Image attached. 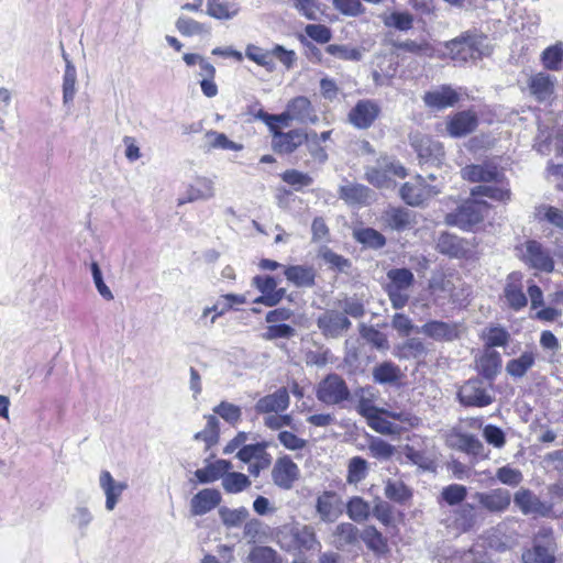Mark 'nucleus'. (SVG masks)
<instances>
[{"instance_id":"54","label":"nucleus","mask_w":563,"mask_h":563,"mask_svg":"<svg viewBox=\"0 0 563 563\" xmlns=\"http://www.w3.org/2000/svg\"><path fill=\"white\" fill-rule=\"evenodd\" d=\"M325 52L342 60L358 62L362 59V52L356 47H351L343 44H329Z\"/></svg>"},{"instance_id":"43","label":"nucleus","mask_w":563,"mask_h":563,"mask_svg":"<svg viewBox=\"0 0 563 563\" xmlns=\"http://www.w3.org/2000/svg\"><path fill=\"white\" fill-rule=\"evenodd\" d=\"M500 186H492V185H478L471 190V195L473 197L484 196L488 197L496 201H507L510 199V189L504 185V183H499Z\"/></svg>"},{"instance_id":"34","label":"nucleus","mask_w":563,"mask_h":563,"mask_svg":"<svg viewBox=\"0 0 563 563\" xmlns=\"http://www.w3.org/2000/svg\"><path fill=\"white\" fill-rule=\"evenodd\" d=\"M437 250L441 254L455 258L465 256L467 252L464 240L449 232L440 234L437 242Z\"/></svg>"},{"instance_id":"11","label":"nucleus","mask_w":563,"mask_h":563,"mask_svg":"<svg viewBox=\"0 0 563 563\" xmlns=\"http://www.w3.org/2000/svg\"><path fill=\"white\" fill-rule=\"evenodd\" d=\"M317 327L324 338L338 339L351 329L352 322L341 311L327 310L318 317Z\"/></svg>"},{"instance_id":"57","label":"nucleus","mask_w":563,"mask_h":563,"mask_svg":"<svg viewBox=\"0 0 563 563\" xmlns=\"http://www.w3.org/2000/svg\"><path fill=\"white\" fill-rule=\"evenodd\" d=\"M258 120L263 121L274 134L275 131H279L277 124H282L287 126L289 121L292 120V115H290L288 108L286 107V111L280 114H269L263 109H258L257 114Z\"/></svg>"},{"instance_id":"37","label":"nucleus","mask_w":563,"mask_h":563,"mask_svg":"<svg viewBox=\"0 0 563 563\" xmlns=\"http://www.w3.org/2000/svg\"><path fill=\"white\" fill-rule=\"evenodd\" d=\"M239 5L229 0H208L207 13L218 20H230L239 13Z\"/></svg>"},{"instance_id":"41","label":"nucleus","mask_w":563,"mask_h":563,"mask_svg":"<svg viewBox=\"0 0 563 563\" xmlns=\"http://www.w3.org/2000/svg\"><path fill=\"white\" fill-rule=\"evenodd\" d=\"M354 239L365 247L379 250L386 245V238L373 228H361L353 231Z\"/></svg>"},{"instance_id":"51","label":"nucleus","mask_w":563,"mask_h":563,"mask_svg":"<svg viewBox=\"0 0 563 563\" xmlns=\"http://www.w3.org/2000/svg\"><path fill=\"white\" fill-rule=\"evenodd\" d=\"M367 473V461L361 456H354L349 461L346 482L349 484H358L366 478Z\"/></svg>"},{"instance_id":"62","label":"nucleus","mask_w":563,"mask_h":563,"mask_svg":"<svg viewBox=\"0 0 563 563\" xmlns=\"http://www.w3.org/2000/svg\"><path fill=\"white\" fill-rule=\"evenodd\" d=\"M282 179L286 184L292 186L296 190L308 187L313 183L310 175L297 169H287L282 174Z\"/></svg>"},{"instance_id":"12","label":"nucleus","mask_w":563,"mask_h":563,"mask_svg":"<svg viewBox=\"0 0 563 563\" xmlns=\"http://www.w3.org/2000/svg\"><path fill=\"white\" fill-rule=\"evenodd\" d=\"M418 332L437 342H453L461 338L462 325L452 321L430 320Z\"/></svg>"},{"instance_id":"48","label":"nucleus","mask_w":563,"mask_h":563,"mask_svg":"<svg viewBox=\"0 0 563 563\" xmlns=\"http://www.w3.org/2000/svg\"><path fill=\"white\" fill-rule=\"evenodd\" d=\"M360 539H362L369 550L376 553H383L387 549L386 539L374 526L366 527L360 533Z\"/></svg>"},{"instance_id":"39","label":"nucleus","mask_w":563,"mask_h":563,"mask_svg":"<svg viewBox=\"0 0 563 563\" xmlns=\"http://www.w3.org/2000/svg\"><path fill=\"white\" fill-rule=\"evenodd\" d=\"M534 363L536 354L531 351H526L519 357L507 362L506 372L514 378H521L534 365Z\"/></svg>"},{"instance_id":"25","label":"nucleus","mask_w":563,"mask_h":563,"mask_svg":"<svg viewBox=\"0 0 563 563\" xmlns=\"http://www.w3.org/2000/svg\"><path fill=\"white\" fill-rule=\"evenodd\" d=\"M459 99V93L448 85L440 86L434 90L426 92L423 96L424 104L437 110L453 107Z\"/></svg>"},{"instance_id":"64","label":"nucleus","mask_w":563,"mask_h":563,"mask_svg":"<svg viewBox=\"0 0 563 563\" xmlns=\"http://www.w3.org/2000/svg\"><path fill=\"white\" fill-rule=\"evenodd\" d=\"M177 30L185 36H192L202 33H208L205 24L199 23L190 18L180 16L176 22Z\"/></svg>"},{"instance_id":"59","label":"nucleus","mask_w":563,"mask_h":563,"mask_svg":"<svg viewBox=\"0 0 563 563\" xmlns=\"http://www.w3.org/2000/svg\"><path fill=\"white\" fill-rule=\"evenodd\" d=\"M368 451L373 457L387 461L395 454V446L380 438H373L369 441Z\"/></svg>"},{"instance_id":"22","label":"nucleus","mask_w":563,"mask_h":563,"mask_svg":"<svg viewBox=\"0 0 563 563\" xmlns=\"http://www.w3.org/2000/svg\"><path fill=\"white\" fill-rule=\"evenodd\" d=\"M307 140L308 135L301 130H291L288 132L275 131L272 146L277 153L290 154Z\"/></svg>"},{"instance_id":"13","label":"nucleus","mask_w":563,"mask_h":563,"mask_svg":"<svg viewBox=\"0 0 563 563\" xmlns=\"http://www.w3.org/2000/svg\"><path fill=\"white\" fill-rule=\"evenodd\" d=\"M299 476L300 470L290 456L284 455L275 461L272 479L277 487L285 490L291 489Z\"/></svg>"},{"instance_id":"47","label":"nucleus","mask_w":563,"mask_h":563,"mask_svg":"<svg viewBox=\"0 0 563 563\" xmlns=\"http://www.w3.org/2000/svg\"><path fill=\"white\" fill-rule=\"evenodd\" d=\"M346 514L355 522H363L371 515V506L362 497L354 496L346 504Z\"/></svg>"},{"instance_id":"56","label":"nucleus","mask_w":563,"mask_h":563,"mask_svg":"<svg viewBox=\"0 0 563 563\" xmlns=\"http://www.w3.org/2000/svg\"><path fill=\"white\" fill-rule=\"evenodd\" d=\"M340 306L342 308V313H344L347 318L352 317L354 319H361L365 316V305L363 300L356 296L344 297L340 301Z\"/></svg>"},{"instance_id":"44","label":"nucleus","mask_w":563,"mask_h":563,"mask_svg":"<svg viewBox=\"0 0 563 563\" xmlns=\"http://www.w3.org/2000/svg\"><path fill=\"white\" fill-rule=\"evenodd\" d=\"M250 478L239 472H227L222 478V487L228 494H239L251 486Z\"/></svg>"},{"instance_id":"26","label":"nucleus","mask_w":563,"mask_h":563,"mask_svg":"<svg viewBox=\"0 0 563 563\" xmlns=\"http://www.w3.org/2000/svg\"><path fill=\"white\" fill-rule=\"evenodd\" d=\"M374 191L362 184L340 186L339 197L350 206H367L374 200Z\"/></svg>"},{"instance_id":"5","label":"nucleus","mask_w":563,"mask_h":563,"mask_svg":"<svg viewBox=\"0 0 563 563\" xmlns=\"http://www.w3.org/2000/svg\"><path fill=\"white\" fill-rule=\"evenodd\" d=\"M556 543L551 528L542 527L534 534L532 545L521 553L522 563H555Z\"/></svg>"},{"instance_id":"36","label":"nucleus","mask_w":563,"mask_h":563,"mask_svg":"<svg viewBox=\"0 0 563 563\" xmlns=\"http://www.w3.org/2000/svg\"><path fill=\"white\" fill-rule=\"evenodd\" d=\"M232 467L230 461L217 460L213 463L208 464L203 468H198L195 472V476L201 484H209L223 478L227 472Z\"/></svg>"},{"instance_id":"19","label":"nucleus","mask_w":563,"mask_h":563,"mask_svg":"<svg viewBox=\"0 0 563 563\" xmlns=\"http://www.w3.org/2000/svg\"><path fill=\"white\" fill-rule=\"evenodd\" d=\"M290 404L289 393L286 387H280L273 394L261 397L255 404V411L260 415L282 413Z\"/></svg>"},{"instance_id":"50","label":"nucleus","mask_w":563,"mask_h":563,"mask_svg":"<svg viewBox=\"0 0 563 563\" xmlns=\"http://www.w3.org/2000/svg\"><path fill=\"white\" fill-rule=\"evenodd\" d=\"M399 375V367L391 362H384L373 369V378L378 384L396 383Z\"/></svg>"},{"instance_id":"32","label":"nucleus","mask_w":563,"mask_h":563,"mask_svg":"<svg viewBox=\"0 0 563 563\" xmlns=\"http://www.w3.org/2000/svg\"><path fill=\"white\" fill-rule=\"evenodd\" d=\"M286 279L296 287L311 288L316 284V269L307 265H290L284 271Z\"/></svg>"},{"instance_id":"28","label":"nucleus","mask_w":563,"mask_h":563,"mask_svg":"<svg viewBox=\"0 0 563 563\" xmlns=\"http://www.w3.org/2000/svg\"><path fill=\"white\" fill-rule=\"evenodd\" d=\"M481 519V510L471 503H464L453 511V523L462 532L471 531Z\"/></svg>"},{"instance_id":"10","label":"nucleus","mask_w":563,"mask_h":563,"mask_svg":"<svg viewBox=\"0 0 563 563\" xmlns=\"http://www.w3.org/2000/svg\"><path fill=\"white\" fill-rule=\"evenodd\" d=\"M380 114V107L377 101L362 99L350 110L347 121L358 130L369 129Z\"/></svg>"},{"instance_id":"21","label":"nucleus","mask_w":563,"mask_h":563,"mask_svg":"<svg viewBox=\"0 0 563 563\" xmlns=\"http://www.w3.org/2000/svg\"><path fill=\"white\" fill-rule=\"evenodd\" d=\"M462 176L472 183H501L504 174L492 163L470 165L462 169Z\"/></svg>"},{"instance_id":"20","label":"nucleus","mask_w":563,"mask_h":563,"mask_svg":"<svg viewBox=\"0 0 563 563\" xmlns=\"http://www.w3.org/2000/svg\"><path fill=\"white\" fill-rule=\"evenodd\" d=\"M385 228L393 231L402 232L409 230L415 224L412 212L402 207H389L380 216Z\"/></svg>"},{"instance_id":"38","label":"nucleus","mask_w":563,"mask_h":563,"mask_svg":"<svg viewBox=\"0 0 563 563\" xmlns=\"http://www.w3.org/2000/svg\"><path fill=\"white\" fill-rule=\"evenodd\" d=\"M457 450L463 451L476 457H485V446L482 441L474 434L459 433L455 435L453 444Z\"/></svg>"},{"instance_id":"46","label":"nucleus","mask_w":563,"mask_h":563,"mask_svg":"<svg viewBox=\"0 0 563 563\" xmlns=\"http://www.w3.org/2000/svg\"><path fill=\"white\" fill-rule=\"evenodd\" d=\"M544 68L549 70H560L563 64V43L558 42L547 47L541 55Z\"/></svg>"},{"instance_id":"14","label":"nucleus","mask_w":563,"mask_h":563,"mask_svg":"<svg viewBox=\"0 0 563 563\" xmlns=\"http://www.w3.org/2000/svg\"><path fill=\"white\" fill-rule=\"evenodd\" d=\"M472 497L483 509L490 514L505 512L511 503V494L505 488H495L488 492H476Z\"/></svg>"},{"instance_id":"49","label":"nucleus","mask_w":563,"mask_h":563,"mask_svg":"<svg viewBox=\"0 0 563 563\" xmlns=\"http://www.w3.org/2000/svg\"><path fill=\"white\" fill-rule=\"evenodd\" d=\"M250 563H283V558L271 547L256 545L247 556Z\"/></svg>"},{"instance_id":"18","label":"nucleus","mask_w":563,"mask_h":563,"mask_svg":"<svg viewBox=\"0 0 563 563\" xmlns=\"http://www.w3.org/2000/svg\"><path fill=\"white\" fill-rule=\"evenodd\" d=\"M420 164L438 165L444 157V150L440 142L429 136H417L412 142Z\"/></svg>"},{"instance_id":"35","label":"nucleus","mask_w":563,"mask_h":563,"mask_svg":"<svg viewBox=\"0 0 563 563\" xmlns=\"http://www.w3.org/2000/svg\"><path fill=\"white\" fill-rule=\"evenodd\" d=\"M297 551H313L321 548L314 528L310 525H294Z\"/></svg>"},{"instance_id":"30","label":"nucleus","mask_w":563,"mask_h":563,"mask_svg":"<svg viewBox=\"0 0 563 563\" xmlns=\"http://www.w3.org/2000/svg\"><path fill=\"white\" fill-rule=\"evenodd\" d=\"M477 117L471 111H461L454 114L446 124L449 134L461 137L472 133L477 126Z\"/></svg>"},{"instance_id":"31","label":"nucleus","mask_w":563,"mask_h":563,"mask_svg":"<svg viewBox=\"0 0 563 563\" xmlns=\"http://www.w3.org/2000/svg\"><path fill=\"white\" fill-rule=\"evenodd\" d=\"M514 501L525 515L538 514L545 516L549 511V507L529 489L518 490L514 496Z\"/></svg>"},{"instance_id":"6","label":"nucleus","mask_w":563,"mask_h":563,"mask_svg":"<svg viewBox=\"0 0 563 563\" xmlns=\"http://www.w3.org/2000/svg\"><path fill=\"white\" fill-rule=\"evenodd\" d=\"M488 209L489 205L486 201L470 199L459 206L455 211L448 213L444 222L462 230H471L484 220Z\"/></svg>"},{"instance_id":"63","label":"nucleus","mask_w":563,"mask_h":563,"mask_svg":"<svg viewBox=\"0 0 563 563\" xmlns=\"http://www.w3.org/2000/svg\"><path fill=\"white\" fill-rule=\"evenodd\" d=\"M360 333L363 339H365L376 349L383 350L388 347V340L386 335L383 332L378 331L377 329L373 327H367L365 324H361Z\"/></svg>"},{"instance_id":"27","label":"nucleus","mask_w":563,"mask_h":563,"mask_svg":"<svg viewBox=\"0 0 563 563\" xmlns=\"http://www.w3.org/2000/svg\"><path fill=\"white\" fill-rule=\"evenodd\" d=\"M214 184L210 178L197 177L187 188L186 196L178 199V206L214 197Z\"/></svg>"},{"instance_id":"9","label":"nucleus","mask_w":563,"mask_h":563,"mask_svg":"<svg viewBox=\"0 0 563 563\" xmlns=\"http://www.w3.org/2000/svg\"><path fill=\"white\" fill-rule=\"evenodd\" d=\"M523 247L525 251L521 260L526 265L544 273H552L554 271V261L551 252L540 242L529 240L525 243Z\"/></svg>"},{"instance_id":"33","label":"nucleus","mask_w":563,"mask_h":563,"mask_svg":"<svg viewBox=\"0 0 563 563\" xmlns=\"http://www.w3.org/2000/svg\"><path fill=\"white\" fill-rule=\"evenodd\" d=\"M501 368V356L497 351L485 350L483 355L476 361L477 372L487 382L493 383Z\"/></svg>"},{"instance_id":"60","label":"nucleus","mask_w":563,"mask_h":563,"mask_svg":"<svg viewBox=\"0 0 563 563\" xmlns=\"http://www.w3.org/2000/svg\"><path fill=\"white\" fill-rule=\"evenodd\" d=\"M275 538L283 550L287 552L297 551L294 525H285L278 528Z\"/></svg>"},{"instance_id":"23","label":"nucleus","mask_w":563,"mask_h":563,"mask_svg":"<svg viewBox=\"0 0 563 563\" xmlns=\"http://www.w3.org/2000/svg\"><path fill=\"white\" fill-rule=\"evenodd\" d=\"M221 501L222 496L218 489H201L190 499V512L194 516H203L217 508Z\"/></svg>"},{"instance_id":"8","label":"nucleus","mask_w":563,"mask_h":563,"mask_svg":"<svg viewBox=\"0 0 563 563\" xmlns=\"http://www.w3.org/2000/svg\"><path fill=\"white\" fill-rule=\"evenodd\" d=\"M316 396L322 404L334 406L346 401L351 393L345 380L340 375L332 373L318 384Z\"/></svg>"},{"instance_id":"3","label":"nucleus","mask_w":563,"mask_h":563,"mask_svg":"<svg viewBox=\"0 0 563 563\" xmlns=\"http://www.w3.org/2000/svg\"><path fill=\"white\" fill-rule=\"evenodd\" d=\"M386 275L388 283L385 286V291L391 307L400 310L409 301L410 288L415 284L413 273L408 268H391Z\"/></svg>"},{"instance_id":"15","label":"nucleus","mask_w":563,"mask_h":563,"mask_svg":"<svg viewBox=\"0 0 563 563\" xmlns=\"http://www.w3.org/2000/svg\"><path fill=\"white\" fill-rule=\"evenodd\" d=\"M316 512L325 523L335 522L343 512V501L338 493L325 490L316 499Z\"/></svg>"},{"instance_id":"24","label":"nucleus","mask_w":563,"mask_h":563,"mask_svg":"<svg viewBox=\"0 0 563 563\" xmlns=\"http://www.w3.org/2000/svg\"><path fill=\"white\" fill-rule=\"evenodd\" d=\"M99 485L106 496V509L112 511L123 492L128 488L125 482H117L109 471H101Z\"/></svg>"},{"instance_id":"53","label":"nucleus","mask_w":563,"mask_h":563,"mask_svg":"<svg viewBox=\"0 0 563 563\" xmlns=\"http://www.w3.org/2000/svg\"><path fill=\"white\" fill-rule=\"evenodd\" d=\"M219 516L225 527L235 528L239 527L249 517V510L245 507H240L236 509L220 507Z\"/></svg>"},{"instance_id":"16","label":"nucleus","mask_w":563,"mask_h":563,"mask_svg":"<svg viewBox=\"0 0 563 563\" xmlns=\"http://www.w3.org/2000/svg\"><path fill=\"white\" fill-rule=\"evenodd\" d=\"M522 274L520 272H511L507 278L503 290V298L514 311H519L528 303V298L523 292Z\"/></svg>"},{"instance_id":"2","label":"nucleus","mask_w":563,"mask_h":563,"mask_svg":"<svg viewBox=\"0 0 563 563\" xmlns=\"http://www.w3.org/2000/svg\"><path fill=\"white\" fill-rule=\"evenodd\" d=\"M457 400L464 407L484 408L495 401L493 383L479 377L470 378L460 386Z\"/></svg>"},{"instance_id":"17","label":"nucleus","mask_w":563,"mask_h":563,"mask_svg":"<svg viewBox=\"0 0 563 563\" xmlns=\"http://www.w3.org/2000/svg\"><path fill=\"white\" fill-rule=\"evenodd\" d=\"M556 77L540 71L533 74L528 79V90L530 96L538 102H550L554 97Z\"/></svg>"},{"instance_id":"61","label":"nucleus","mask_w":563,"mask_h":563,"mask_svg":"<svg viewBox=\"0 0 563 563\" xmlns=\"http://www.w3.org/2000/svg\"><path fill=\"white\" fill-rule=\"evenodd\" d=\"M384 24L399 31H408L413 25V16L408 12H393L384 19Z\"/></svg>"},{"instance_id":"52","label":"nucleus","mask_w":563,"mask_h":563,"mask_svg":"<svg viewBox=\"0 0 563 563\" xmlns=\"http://www.w3.org/2000/svg\"><path fill=\"white\" fill-rule=\"evenodd\" d=\"M207 424L203 430L195 434L196 440H201L207 444V448H211L219 440V420L216 416H206Z\"/></svg>"},{"instance_id":"29","label":"nucleus","mask_w":563,"mask_h":563,"mask_svg":"<svg viewBox=\"0 0 563 563\" xmlns=\"http://www.w3.org/2000/svg\"><path fill=\"white\" fill-rule=\"evenodd\" d=\"M287 108L289 110L290 115H292V120L299 123H311L314 124L319 121V118L310 102V100L305 96H298L291 99L287 103Z\"/></svg>"},{"instance_id":"4","label":"nucleus","mask_w":563,"mask_h":563,"mask_svg":"<svg viewBox=\"0 0 563 563\" xmlns=\"http://www.w3.org/2000/svg\"><path fill=\"white\" fill-rule=\"evenodd\" d=\"M245 57L256 65L272 73L276 69L274 57H276L287 69L292 68L297 60L294 51L276 44L271 51L264 49L255 44H247L245 47Z\"/></svg>"},{"instance_id":"45","label":"nucleus","mask_w":563,"mask_h":563,"mask_svg":"<svg viewBox=\"0 0 563 563\" xmlns=\"http://www.w3.org/2000/svg\"><path fill=\"white\" fill-rule=\"evenodd\" d=\"M467 496V487L461 484H450L442 488L439 503H445L448 506H460Z\"/></svg>"},{"instance_id":"40","label":"nucleus","mask_w":563,"mask_h":563,"mask_svg":"<svg viewBox=\"0 0 563 563\" xmlns=\"http://www.w3.org/2000/svg\"><path fill=\"white\" fill-rule=\"evenodd\" d=\"M333 537L335 547L338 549H343L347 545H353L358 541L360 531L353 523L342 522L335 527Z\"/></svg>"},{"instance_id":"7","label":"nucleus","mask_w":563,"mask_h":563,"mask_svg":"<svg viewBox=\"0 0 563 563\" xmlns=\"http://www.w3.org/2000/svg\"><path fill=\"white\" fill-rule=\"evenodd\" d=\"M441 192V184H428L424 177L420 175H417L411 181L405 183L400 188L401 199L412 207H420Z\"/></svg>"},{"instance_id":"1","label":"nucleus","mask_w":563,"mask_h":563,"mask_svg":"<svg viewBox=\"0 0 563 563\" xmlns=\"http://www.w3.org/2000/svg\"><path fill=\"white\" fill-rule=\"evenodd\" d=\"M445 48L450 57L457 63L476 62L492 53L488 37L477 31L463 32L457 37L448 41Z\"/></svg>"},{"instance_id":"55","label":"nucleus","mask_w":563,"mask_h":563,"mask_svg":"<svg viewBox=\"0 0 563 563\" xmlns=\"http://www.w3.org/2000/svg\"><path fill=\"white\" fill-rule=\"evenodd\" d=\"M393 46L397 49L419 56L432 57L434 54V48L427 42L418 43L412 40H407L404 42H394Z\"/></svg>"},{"instance_id":"42","label":"nucleus","mask_w":563,"mask_h":563,"mask_svg":"<svg viewBox=\"0 0 563 563\" xmlns=\"http://www.w3.org/2000/svg\"><path fill=\"white\" fill-rule=\"evenodd\" d=\"M63 58L66 63L63 78V102L67 104L74 100L76 95L77 71L65 52H63Z\"/></svg>"},{"instance_id":"58","label":"nucleus","mask_w":563,"mask_h":563,"mask_svg":"<svg viewBox=\"0 0 563 563\" xmlns=\"http://www.w3.org/2000/svg\"><path fill=\"white\" fill-rule=\"evenodd\" d=\"M213 412L232 426H236L242 418L241 408L228 401H221L213 408Z\"/></svg>"}]
</instances>
